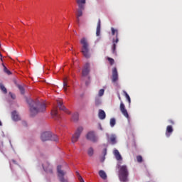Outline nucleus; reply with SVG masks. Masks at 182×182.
<instances>
[{
    "instance_id": "1",
    "label": "nucleus",
    "mask_w": 182,
    "mask_h": 182,
    "mask_svg": "<svg viewBox=\"0 0 182 182\" xmlns=\"http://www.w3.org/2000/svg\"><path fill=\"white\" fill-rule=\"evenodd\" d=\"M29 105L31 116H36L38 113H42L46 110V105L39 101H33L32 99H27Z\"/></svg>"
},
{
    "instance_id": "2",
    "label": "nucleus",
    "mask_w": 182,
    "mask_h": 182,
    "mask_svg": "<svg viewBox=\"0 0 182 182\" xmlns=\"http://www.w3.org/2000/svg\"><path fill=\"white\" fill-rule=\"evenodd\" d=\"M117 168L119 169V178L120 181L127 182L129 181V168L126 165H117Z\"/></svg>"
},
{
    "instance_id": "3",
    "label": "nucleus",
    "mask_w": 182,
    "mask_h": 182,
    "mask_svg": "<svg viewBox=\"0 0 182 182\" xmlns=\"http://www.w3.org/2000/svg\"><path fill=\"white\" fill-rule=\"evenodd\" d=\"M80 44L82 45L81 53H82L84 58L89 59L90 58V49L87 39H86V38H82L80 40Z\"/></svg>"
},
{
    "instance_id": "4",
    "label": "nucleus",
    "mask_w": 182,
    "mask_h": 182,
    "mask_svg": "<svg viewBox=\"0 0 182 182\" xmlns=\"http://www.w3.org/2000/svg\"><path fill=\"white\" fill-rule=\"evenodd\" d=\"M41 139L43 141H48V140H50L51 141H58L59 138L58 135L52 134L50 132H45L41 134Z\"/></svg>"
},
{
    "instance_id": "5",
    "label": "nucleus",
    "mask_w": 182,
    "mask_h": 182,
    "mask_svg": "<svg viewBox=\"0 0 182 182\" xmlns=\"http://www.w3.org/2000/svg\"><path fill=\"white\" fill-rule=\"evenodd\" d=\"M112 36H114L116 35V39H113V45H112V53L113 55H117V52L116 51V46L117 43H119V31L117 29H114V28H111Z\"/></svg>"
},
{
    "instance_id": "6",
    "label": "nucleus",
    "mask_w": 182,
    "mask_h": 182,
    "mask_svg": "<svg viewBox=\"0 0 182 182\" xmlns=\"http://www.w3.org/2000/svg\"><path fill=\"white\" fill-rule=\"evenodd\" d=\"M57 173H58V177L59 178V181L69 182V181H68V178H65V175L66 174V172L62 170V166L58 165L57 166Z\"/></svg>"
},
{
    "instance_id": "7",
    "label": "nucleus",
    "mask_w": 182,
    "mask_h": 182,
    "mask_svg": "<svg viewBox=\"0 0 182 182\" xmlns=\"http://www.w3.org/2000/svg\"><path fill=\"white\" fill-rule=\"evenodd\" d=\"M82 132H83V127H79L72 136V139H71L72 143H76V141L79 140V137H80V135L82 134Z\"/></svg>"
},
{
    "instance_id": "8",
    "label": "nucleus",
    "mask_w": 182,
    "mask_h": 182,
    "mask_svg": "<svg viewBox=\"0 0 182 182\" xmlns=\"http://www.w3.org/2000/svg\"><path fill=\"white\" fill-rule=\"evenodd\" d=\"M86 139L93 143H96V141H97V136L93 131H90L87 134Z\"/></svg>"
},
{
    "instance_id": "9",
    "label": "nucleus",
    "mask_w": 182,
    "mask_h": 182,
    "mask_svg": "<svg viewBox=\"0 0 182 182\" xmlns=\"http://www.w3.org/2000/svg\"><path fill=\"white\" fill-rule=\"evenodd\" d=\"M90 73V64L89 63H85L82 71V76H87Z\"/></svg>"
},
{
    "instance_id": "10",
    "label": "nucleus",
    "mask_w": 182,
    "mask_h": 182,
    "mask_svg": "<svg viewBox=\"0 0 182 182\" xmlns=\"http://www.w3.org/2000/svg\"><path fill=\"white\" fill-rule=\"evenodd\" d=\"M57 104L60 110H63V112H65V113L70 114V112L68 111V109H66V107L63 105V101L62 100H57Z\"/></svg>"
},
{
    "instance_id": "11",
    "label": "nucleus",
    "mask_w": 182,
    "mask_h": 182,
    "mask_svg": "<svg viewBox=\"0 0 182 182\" xmlns=\"http://www.w3.org/2000/svg\"><path fill=\"white\" fill-rule=\"evenodd\" d=\"M117 80H119V73H117V68H114L112 69V83H116Z\"/></svg>"
},
{
    "instance_id": "12",
    "label": "nucleus",
    "mask_w": 182,
    "mask_h": 182,
    "mask_svg": "<svg viewBox=\"0 0 182 182\" xmlns=\"http://www.w3.org/2000/svg\"><path fill=\"white\" fill-rule=\"evenodd\" d=\"M119 109L123 116H124L126 119H129V112H127V109H126V107L124 106V104H123V102L120 103Z\"/></svg>"
},
{
    "instance_id": "13",
    "label": "nucleus",
    "mask_w": 182,
    "mask_h": 182,
    "mask_svg": "<svg viewBox=\"0 0 182 182\" xmlns=\"http://www.w3.org/2000/svg\"><path fill=\"white\" fill-rule=\"evenodd\" d=\"M83 11H85V9H80L78 8L77 10V23H80V16H83Z\"/></svg>"
},
{
    "instance_id": "14",
    "label": "nucleus",
    "mask_w": 182,
    "mask_h": 182,
    "mask_svg": "<svg viewBox=\"0 0 182 182\" xmlns=\"http://www.w3.org/2000/svg\"><path fill=\"white\" fill-rule=\"evenodd\" d=\"M11 119L14 122H19L21 120V117H19V114L16 111H13L11 112Z\"/></svg>"
},
{
    "instance_id": "15",
    "label": "nucleus",
    "mask_w": 182,
    "mask_h": 182,
    "mask_svg": "<svg viewBox=\"0 0 182 182\" xmlns=\"http://www.w3.org/2000/svg\"><path fill=\"white\" fill-rule=\"evenodd\" d=\"M46 165L45 164H43V168L45 171H46V173H53V170L52 169V166H50V165H49L48 163H46ZM46 166H48L46 167Z\"/></svg>"
},
{
    "instance_id": "16",
    "label": "nucleus",
    "mask_w": 182,
    "mask_h": 182,
    "mask_svg": "<svg viewBox=\"0 0 182 182\" xmlns=\"http://www.w3.org/2000/svg\"><path fill=\"white\" fill-rule=\"evenodd\" d=\"M76 3L78 5V8H80V9H85L86 0H76Z\"/></svg>"
},
{
    "instance_id": "17",
    "label": "nucleus",
    "mask_w": 182,
    "mask_h": 182,
    "mask_svg": "<svg viewBox=\"0 0 182 182\" xmlns=\"http://www.w3.org/2000/svg\"><path fill=\"white\" fill-rule=\"evenodd\" d=\"M173 132V127L171 125H168L166 127V137H170Z\"/></svg>"
},
{
    "instance_id": "18",
    "label": "nucleus",
    "mask_w": 182,
    "mask_h": 182,
    "mask_svg": "<svg viewBox=\"0 0 182 182\" xmlns=\"http://www.w3.org/2000/svg\"><path fill=\"white\" fill-rule=\"evenodd\" d=\"M113 153L115 156L116 160H117L118 161H120V160H123V158H122V155L120 154V152H119V150L114 149Z\"/></svg>"
},
{
    "instance_id": "19",
    "label": "nucleus",
    "mask_w": 182,
    "mask_h": 182,
    "mask_svg": "<svg viewBox=\"0 0 182 182\" xmlns=\"http://www.w3.org/2000/svg\"><path fill=\"white\" fill-rule=\"evenodd\" d=\"M101 26H102V21H100V18H99L97 22V30H96L97 36H100Z\"/></svg>"
},
{
    "instance_id": "20",
    "label": "nucleus",
    "mask_w": 182,
    "mask_h": 182,
    "mask_svg": "<svg viewBox=\"0 0 182 182\" xmlns=\"http://www.w3.org/2000/svg\"><path fill=\"white\" fill-rule=\"evenodd\" d=\"M98 117L100 120H105L106 119V112L103 109H100L98 112Z\"/></svg>"
},
{
    "instance_id": "21",
    "label": "nucleus",
    "mask_w": 182,
    "mask_h": 182,
    "mask_svg": "<svg viewBox=\"0 0 182 182\" xmlns=\"http://www.w3.org/2000/svg\"><path fill=\"white\" fill-rule=\"evenodd\" d=\"M107 139L112 144H116L117 143V141H116L117 137L114 134H112L110 136H107Z\"/></svg>"
},
{
    "instance_id": "22",
    "label": "nucleus",
    "mask_w": 182,
    "mask_h": 182,
    "mask_svg": "<svg viewBox=\"0 0 182 182\" xmlns=\"http://www.w3.org/2000/svg\"><path fill=\"white\" fill-rule=\"evenodd\" d=\"M99 176L102 178V180H106V178H107V175H106V172L103 170H100L99 171Z\"/></svg>"
},
{
    "instance_id": "23",
    "label": "nucleus",
    "mask_w": 182,
    "mask_h": 182,
    "mask_svg": "<svg viewBox=\"0 0 182 182\" xmlns=\"http://www.w3.org/2000/svg\"><path fill=\"white\" fill-rule=\"evenodd\" d=\"M68 87H69V86L68 85V77H65L63 79V89H64V92H67L68 90Z\"/></svg>"
},
{
    "instance_id": "24",
    "label": "nucleus",
    "mask_w": 182,
    "mask_h": 182,
    "mask_svg": "<svg viewBox=\"0 0 182 182\" xmlns=\"http://www.w3.org/2000/svg\"><path fill=\"white\" fill-rule=\"evenodd\" d=\"M72 120H73V122H77V120H79V114L77 112L73 114Z\"/></svg>"
},
{
    "instance_id": "25",
    "label": "nucleus",
    "mask_w": 182,
    "mask_h": 182,
    "mask_svg": "<svg viewBox=\"0 0 182 182\" xmlns=\"http://www.w3.org/2000/svg\"><path fill=\"white\" fill-rule=\"evenodd\" d=\"M52 116H58V107H55L51 111Z\"/></svg>"
},
{
    "instance_id": "26",
    "label": "nucleus",
    "mask_w": 182,
    "mask_h": 182,
    "mask_svg": "<svg viewBox=\"0 0 182 182\" xmlns=\"http://www.w3.org/2000/svg\"><path fill=\"white\" fill-rule=\"evenodd\" d=\"M2 66L4 67V72H5V73H7V75L11 74V73L9 71V70H8V68H6V66H5L4 63H2Z\"/></svg>"
},
{
    "instance_id": "27",
    "label": "nucleus",
    "mask_w": 182,
    "mask_h": 182,
    "mask_svg": "<svg viewBox=\"0 0 182 182\" xmlns=\"http://www.w3.org/2000/svg\"><path fill=\"white\" fill-rule=\"evenodd\" d=\"M0 89L1 90H2V92H4V93H8L6 88L5 87V86H4V85L0 84Z\"/></svg>"
},
{
    "instance_id": "28",
    "label": "nucleus",
    "mask_w": 182,
    "mask_h": 182,
    "mask_svg": "<svg viewBox=\"0 0 182 182\" xmlns=\"http://www.w3.org/2000/svg\"><path fill=\"white\" fill-rule=\"evenodd\" d=\"M116 124V119L114 118H112L110 119V126L111 127H114V126Z\"/></svg>"
},
{
    "instance_id": "29",
    "label": "nucleus",
    "mask_w": 182,
    "mask_h": 182,
    "mask_svg": "<svg viewBox=\"0 0 182 182\" xmlns=\"http://www.w3.org/2000/svg\"><path fill=\"white\" fill-rule=\"evenodd\" d=\"M124 95L126 99L128 100L129 103H130L131 100H130V96L129 95V94H127V92L126 91H124Z\"/></svg>"
},
{
    "instance_id": "30",
    "label": "nucleus",
    "mask_w": 182,
    "mask_h": 182,
    "mask_svg": "<svg viewBox=\"0 0 182 182\" xmlns=\"http://www.w3.org/2000/svg\"><path fill=\"white\" fill-rule=\"evenodd\" d=\"M76 174L78 177V180L80 182H85V180H83V178H82V176L79 173V172H76Z\"/></svg>"
},
{
    "instance_id": "31",
    "label": "nucleus",
    "mask_w": 182,
    "mask_h": 182,
    "mask_svg": "<svg viewBox=\"0 0 182 182\" xmlns=\"http://www.w3.org/2000/svg\"><path fill=\"white\" fill-rule=\"evenodd\" d=\"M107 60L109 61L111 66L114 64V60L113 58L108 57Z\"/></svg>"
},
{
    "instance_id": "32",
    "label": "nucleus",
    "mask_w": 182,
    "mask_h": 182,
    "mask_svg": "<svg viewBox=\"0 0 182 182\" xmlns=\"http://www.w3.org/2000/svg\"><path fill=\"white\" fill-rule=\"evenodd\" d=\"M93 152H94V151H93V148H90L89 149H88V156H90V157H92V156H93Z\"/></svg>"
},
{
    "instance_id": "33",
    "label": "nucleus",
    "mask_w": 182,
    "mask_h": 182,
    "mask_svg": "<svg viewBox=\"0 0 182 182\" xmlns=\"http://www.w3.org/2000/svg\"><path fill=\"white\" fill-rule=\"evenodd\" d=\"M103 95H105V90L104 89L100 90V91L98 92V95L100 96V97H102V96H103Z\"/></svg>"
},
{
    "instance_id": "34",
    "label": "nucleus",
    "mask_w": 182,
    "mask_h": 182,
    "mask_svg": "<svg viewBox=\"0 0 182 182\" xmlns=\"http://www.w3.org/2000/svg\"><path fill=\"white\" fill-rule=\"evenodd\" d=\"M18 89H19L21 95H23L25 93V90L23 89V87L18 85Z\"/></svg>"
},
{
    "instance_id": "35",
    "label": "nucleus",
    "mask_w": 182,
    "mask_h": 182,
    "mask_svg": "<svg viewBox=\"0 0 182 182\" xmlns=\"http://www.w3.org/2000/svg\"><path fill=\"white\" fill-rule=\"evenodd\" d=\"M102 103V101H100V99L96 98L95 99V105L96 106H100V105Z\"/></svg>"
},
{
    "instance_id": "36",
    "label": "nucleus",
    "mask_w": 182,
    "mask_h": 182,
    "mask_svg": "<svg viewBox=\"0 0 182 182\" xmlns=\"http://www.w3.org/2000/svg\"><path fill=\"white\" fill-rule=\"evenodd\" d=\"M136 161H138V163H141V161H143V157L141 156H137Z\"/></svg>"
},
{
    "instance_id": "37",
    "label": "nucleus",
    "mask_w": 182,
    "mask_h": 182,
    "mask_svg": "<svg viewBox=\"0 0 182 182\" xmlns=\"http://www.w3.org/2000/svg\"><path fill=\"white\" fill-rule=\"evenodd\" d=\"M9 95H10L11 99H14V100L16 99V96L14 94H13L12 92H9Z\"/></svg>"
},
{
    "instance_id": "38",
    "label": "nucleus",
    "mask_w": 182,
    "mask_h": 182,
    "mask_svg": "<svg viewBox=\"0 0 182 182\" xmlns=\"http://www.w3.org/2000/svg\"><path fill=\"white\" fill-rule=\"evenodd\" d=\"M169 123H171V124H174V121L170 119V120H169Z\"/></svg>"
},
{
    "instance_id": "39",
    "label": "nucleus",
    "mask_w": 182,
    "mask_h": 182,
    "mask_svg": "<svg viewBox=\"0 0 182 182\" xmlns=\"http://www.w3.org/2000/svg\"><path fill=\"white\" fill-rule=\"evenodd\" d=\"M107 151V150L106 149H104V156H106Z\"/></svg>"
},
{
    "instance_id": "40",
    "label": "nucleus",
    "mask_w": 182,
    "mask_h": 182,
    "mask_svg": "<svg viewBox=\"0 0 182 182\" xmlns=\"http://www.w3.org/2000/svg\"><path fill=\"white\" fill-rule=\"evenodd\" d=\"M118 98L119 100H122V97H120V94H118Z\"/></svg>"
},
{
    "instance_id": "41",
    "label": "nucleus",
    "mask_w": 182,
    "mask_h": 182,
    "mask_svg": "<svg viewBox=\"0 0 182 182\" xmlns=\"http://www.w3.org/2000/svg\"><path fill=\"white\" fill-rule=\"evenodd\" d=\"M90 82H85L86 86H89V84H90Z\"/></svg>"
},
{
    "instance_id": "42",
    "label": "nucleus",
    "mask_w": 182,
    "mask_h": 182,
    "mask_svg": "<svg viewBox=\"0 0 182 182\" xmlns=\"http://www.w3.org/2000/svg\"><path fill=\"white\" fill-rule=\"evenodd\" d=\"M0 56L2 57V54H1V53H0ZM1 62L3 61L2 58H1Z\"/></svg>"
},
{
    "instance_id": "43",
    "label": "nucleus",
    "mask_w": 182,
    "mask_h": 182,
    "mask_svg": "<svg viewBox=\"0 0 182 182\" xmlns=\"http://www.w3.org/2000/svg\"><path fill=\"white\" fill-rule=\"evenodd\" d=\"M0 126H2V122L0 121Z\"/></svg>"
}]
</instances>
